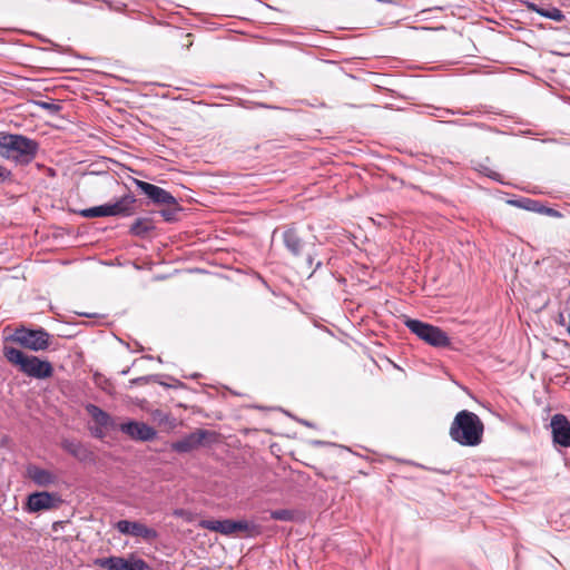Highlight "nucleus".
<instances>
[{"label":"nucleus","instance_id":"5701e85b","mask_svg":"<svg viewBox=\"0 0 570 570\" xmlns=\"http://www.w3.org/2000/svg\"><path fill=\"white\" fill-rule=\"evenodd\" d=\"M233 533L236 531H247L250 535H258L262 532V527L254 522L246 520H232Z\"/></svg>","mask_w":570,"mask_h":570},{"label":"nucleus","instance_id":"ddd939ff","mask_svg":"<svg viewBox=\"0 0 570 570\" xmlns=\"http://www.w3.org/2000/svg\"><path fill=\"white\" fill-rule=\"evenodd\" d=\"M61 449L81 463H95V452L89 445L76 439H63L60 443Z\"/></svg>","mask_w":570,"mask_h":570},{"label":"nucleus","instance_id":"cd10ccee","mask_svg":"<svg viewBox=\"0 0 570 570\" xmlns=\"http://www.w3.org/2000/svg\"><path fill=\"white\" fill-rule=\"evenodd\" d=\"M156 379H157V375L139 376V377L130 380L129 383H130V386H132V385H137V384L148 383L150 381H156Z\"/></svg>","mask_w":570,"mask_h":570},{"label":"nucleus","instance_id":"393cba45","mask_svg":"<svg viewBox=\"0 0 570 570\" xmlns=\"http://www.w3.org/2000/svg\"><path fill=\"white\" fill-rule=\"evenodd\" d=\"M171 208L161 209L160 215L164 217L166 222H174L176 220L177 213L180 210L179 205H171Z\"/></svg>","mask_w":570,"mask_h":570},{"label":"nucleus","instance_id":"0eeeda50","mask_svg":"<svg viewBox=\"0 0 570 570\" xmlns=\"http://www.w3.org/2000/svg\"><path fill=\"white\" fill-rule=\"evenodd\" d=\"M95 564L106 570H153V568L135 553H129L127 558L111 556L95 560Z\"/></svg>","mask_w":570,"mask_h":570},{"label":"nucleus","instance_id":"7ed1b4c3","mask_svg":"<svg viewBox=\"0 0 570 570\" xmlns=\"http://www.w3.org/2000/svg\"><path fill=\"white\" fill-rule=\"evenodd\" d=\"M3 354L8 362L19 367L23 374L43 380L48 379L53 373L52 364L47 360H40L35 355H26L22 351L12 347L4 346Z\"/></svg>","mask_w":570,"mask_h":570},{"label":"nucleus","instance_id":"f704fd0d","mask_svg":"<svg viewBox=\"0 0 570 570\" xmlns=\"http://www.w3.org/2000/svg\"><path fill=\"white\" fill-rule=\"evenodd\" d=\"M302 424L306 425V426H311V423L308 421H305V420H301L299 421Z\"/></svg>","mask_w":570,"mask_h":570},{"label":"nucleus","instance_id":"1a4fd4ad","mask_svg":"<svg viewBox=\"0 0 570 570\" xmlns=\"http://www.w3.org/2000/svg\"><path fill=\"white\" fill-rule=\"evenodd\" d=\"M62 500L56 492H35L28 495L26 510L30 513L56 509Z\"/></svg>","mask_w":570,"mask_h":570},{"label":"nucleus","instance_id":"4be33fe9","mask_svg":"<svg viewBox=\"0 0 570 570\" xmlns=\"http://www.w3.org/2000/svg\"><path fill=\"white\" fill-rule=\"evenodd\" d=\"M509 205L525 209L528 212L539 213L541 203L529 198V197H520L517 199H509L507 202Z\"/></svg>","mask_w":570,"mask_h":570},{"label":"nucleus","instance_id":"aec40b11","mask_svg":"<svg viewBox=\"0 0 570 570\" xmlns=\"http://www.w3.org/2000/svg\"><path fill=\"white\" fill-rule=\"evenodd\" d=\"M271 519L284 522H296L303 519L302 513L294 509H278L269 512Z\"/></svg>","mask_w":570,"mask_h":570},{"label":"nucleus","instance_id":"f257e3e1","mask_svg":"<svg viewBox=\"0 0 570 570\" xmlns=\"http://www.w3.org/2000/svg\"><path fill=\"white\" fill-rule=\"evenodd\" d=\"M484 425L473 412L462 410L456 413L450 426V438L462 446H476L482 442Z\"/></svg>","mask_w":570,"mask_h":570},{"label":"nucleus","instance_id":"b1692460","mask_svg":"<svg viewBox=\"0 0 570 570\" xmlns=\"http://www.w3.org/2000/svg\"><path fill=\"white\" fill-rule=\"evenodd\" d=\"M475 169L483 174L484 176L495 180V181H501V175L494 170H492L491 168H489L487 165L484 164H478V166L475 167Z\"/></svg>","mask_w":570,"mask_h":570},{"label":"nucleus","instance_id":"2eb2a0df","mask_svg":"<svg viewBox=\"0 0 570 570\" xmlns=\"http://www.w3.org/2000/svg\"><path fill=\"white\" fill-rule=\"evenodd\" d=\"M282 240L284 247L293 257H301L303 255L305 242L295 227H288L283 230Z\"/></svg>","mask_w":570,"mask_h":570},{"label":"nucleus","instance_id":"423d86ee","mask_svg":"<svg viewBox=\"0 0 570 570\" xmlns=\"http://www.w3.org/2000/svg\"><path fill=\"white\" fill-rule=\"evenodd\" d=\"M51 335L42 327L27 328L21 326L14 331L10 340L33 352L45 351L50 345Z\"/></svg>","mask_w":570,"mask_h":570},{"label":"nucleus","instance_id":"473e14b6","mask_svg":"<svg viewBox=\"0 0 570 570\" xmlns=\"http://www.w3.org/2000/svg\"><path fill=\"white\" fill-rule=\"evenodd\" d=\"M313 262H314V257L312 254H307L306 256V263L308 265V267H312L313 266Z\"/></svg>","mask_w":570,"mask_h":570},{"label":"nucleus","instance_id":"7c9ffc66","mask_svg":"<svg viewBox=\"0 0 570 570\" xmlns=\"http://www.w3.org/2000/svg\"><path fill=\"white\" fill-rule=\"evenodd\" d=\"M438 114H435L436 117H445L448 115H454L455 112L451 109H436Z\"/></svg>","mask_w":570,"mask_h":570},{"label":"nucleus","instance_id":"dca6fc26","mask_svg":"<svg viewBox=\"0 0 570 570\" xmlns=\"http://www.w3.org/2000/svg\"><path fill=\"white\" fill-rule=\"evenodd\" d=\"M27 475L38 487H48L55 484L58 480L53 472L35 464L27 468Z\"/></svg>","mask_w":570,"mask_h":570},{"label":"nucleus","instance_id":"39448f33","mask_svg":"<svg viewBox=\"0 0 570 570\" xmlns=\"http://www.w3.org/2000/svg\"><path fill=\"white\" fill-rule=\"evenodd\" d=\"M404 325L411 333L433 347L442 348L451 344L449 335L438 326L410 317L404 318Z\"/></svg>","mask_w":570,"mask_h":570},{"label":"nucleus","instance_id":"20e7f679","mask_svg":"<svg viewBox=\"0 0 570 570\" xmlns=\"http://www.w3.org/2000/svg\"><path fill=\"white\" fill-rule=\"evenodd\" d=\"M137 199L134 194L128 193L114 203H107L90 208H85L79 212L82 217H107V216H121L128 217L135 213V204Z\"/></svg>","mask_w":570,"mask_h":570},{"label":"nucleus","instance_id":"f8f14e48","mask_svg":"<svg viewBox=\"0 0 570 570\" xmlns=\"http://www.w3.org/2000/svg\"><path fill=\"white\" fill-rule=\"evenodd\" d=\"M551 434L554 444L570 448V422L563 414H554L550 421Z\"/></svg>","mask_w":570,"mask_h":570},{"label":"nucleus","instance_id":"c85d7f7f","mask_svg":"<svg viewBox=\"0 0 570 570\" xmlns=\"http://www.w3.org/2000/svg\"><path fill=\"white\" fill-rule=\"evenodd\" d=\"M38 105L46 110H49L50 112H57L59 110V106L53 102L48 101H40Z\"/></svg>","mask_w":570,"mask_h":570},{"label":"nucleus","instance_id":"9b49d317","mask_svg":"<svg viewBox=\"0 0 570 570\" xmlns=\"http://www.w3.org/2000/svg\"><path fill=\"white\" fill-rule=\"evenodd\" d=\"M210 435H213L212 432L199 429L173 442L170 449L177 453H189L202 446L204 441Z\"/></svg>","mask_w":570,"mask_h":570},{"label":"nucleus","instance_id":"a878e982","mask_svg":"<svg viewBox=\"0 0 570 570\" xmlns=\"http://www.w3.org/2000/svg\"><path fill=\"white\" fill-rule=\"evenodd\" d=\"M173 515L176 518H180L187 522L194 521V513L189 510L178 508L173 511Z\"/></svg>","mask_w":570,"mask_h":570},{"label":"nucleus","instance_id":"72a5a7b5","mask_svg":"<svg viewBox=\"0 0 570 570\" xmlns=\"http://www.w3.org/2000/svg\"><path fill=\"white\" fill-rule=\"evenodd\" d=\"M130 371V367H127L120 372L121 375H127Z\"/></svg>","mask_w":570,"mask_h":570},{"label":"nucleus","instance_id":"6e6552de","mask_svg":"<svg viewBox=\"0 0 570 570\" xmlns=\"http://www.w3.org/2000/svg\"><path fill=\"white\" fill-rule=\"evenodd\" d=\"M115 528L124 535L141 538L146 542H153L158 539V532L154 528L147 527L139 521L119 520L115 523Z\"/></svg>","mask_w":570,"mask_h":570},{"label":"nucleus","instance_id":"c756f323","mask_svg":"<svg viewBox=\"0 0 570 570\" xmlns=\"http://www.w3.org/2000/svg\"><path fill=\"white\" fill-rule=\"evenodd\" d=\"M11 178V171L0 165V184Z\"/></svg>","mask_w":570,"mask_h":570},{"label":"nucleus","instance_id":"c9c22d12","mask_svg":"<svg viewBox=\"0 0 570 570\" xmlns=\"http://www.w3.org/2000/svg\"><path fill=\"white\" fill-rule=\"evenodd\" d=\"M321 265H322V263H321V262H317V263H316V265H315V267H314V269H313V272H315L317 268H320V267H321Z\"/></svg>","mask_w":570,"mask_h":570},{"label":"nucleus","instance_id":"f3484780","mask_svg":"<svg viewBox=\"0 0 570 570\" xmlns=\"http://www.w3.org/2000/svg\"><path fill=\"white\" fill-rule=\"evenodd\" d=\"M524 4L528 10L533 11V12L540 14L541 17H544V18L553 20V21L561 22L566 18L563 12L556 7L544 9L531 1H525Z\"/></svg>","mask_w":570,"mask_h":570},{"label":"nucleus","instance_id":"a211bd4d","mask_svg":"<svg viewBox=\"0 0 570 570\" xmlns=\"http://www.w3.org/2000/svg\"><path fill=\"white\" fill-rule=\"evenodd\" d=\"M199 527L202 529H206L209 531L219 532L224 535H230L233 534V527H232V520L230 519H224V520H202L199 522Z\"/></svg>","mask_w":570,"mask_h":570},{"label":"nucleus","instance_id":"6ab92c4d","mask_svg":"<svg viewBox=\"0 0 570 570\" xmlns=\"http://www.w3.org/2000/svg\"><path fill=\"white\" fill-rule=\"evenodd\" d=\"M85 409L100 428H108L112 425L114 422L111 416L98 405L89 403Z\"/></svg>","mask_w":570,"mask_h":570},{"label":"nucleus","instance_id":"412c9836","mask_svg":"<svg viewBox=\"0 0 570 570\" xmlns=\"http://www.w3.org/2000/svg\"><path fill=\"white\" fill-rule=\"evenodd\" d=\"M154 229V225L149 218H138L130 226V234L137 237H145L150 230Z\"/></svg>","mask_w":570,"mask_h":570},{"label":"nucleus","instance_id":"4468645a","mask_svg":"<svg viewBox=\"0 0 570 570\" xmlns=\"http://www.w3.org/2000/svg\"><path fill=\"white\" fill-rule=\"evenodd\" d=\"M120 431L136 441H151L156 438V430L145 422L129 421L120 424Z\"/></svg>","mask_w":570,"mask_h":570},{"label":"nucleus","instance_id":"f03ea898","mask_svg":"<svg viewBox=\"0 0 570 570\" xmlns=\"http://www.w3.org/2000/svg\"><path fill=\"white\" fill-rule=\"evenodd\" d=\"M39 149V144L31 138L19 134H4L0 136V156L17 164L31 163Z\"/></svg>","mask_w":570,"mask_h":570},{"label":"nucleus","instance_id":"9d476101","mask_svg":"<svg viewBox=\"0 0 570 570\" xmlns=\"http://www.w3.org/2000/svg\"><path fill=\"white\" fill-rule=\"evenodd\" d=\"M134 183L154 204L177 205V199L166 189L139 179H134Z\"/></svg>","mask_w":570,"mask_h":570},{"label":"nucleus","instance_id":"bb28decb","mask_svg":"<svg viewBox=\"0 0 570 570\" xmlns=\"http://www.w3.org/2000/svg\"><path fill=\"white\" fill-rule=\"evenodd\" d=\"M539 214H544L547 216H550V217H556V218H559L561 217V213L558 212L557 209L554 208H550V207H546L544 205H540V210H539Z\"/></svg>","mask_w":570,"mask_h":570},{"label":"nucleus","instance_id":"2f4dec72","mask_svg":"<svg viewBox=\"0 0 570 570\" xmlns=\"http://www.w3.org/2000/svg\"><path fill=\"white\" fill-rule=\"evenodd\" d=\"M91 433L95 438H98V439H102L105 436V433L101 430V428H97V429L92 430Z\"/></svg>","mask_w":570,"mask_h":570}]
</instances>
